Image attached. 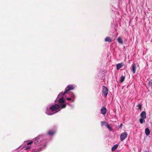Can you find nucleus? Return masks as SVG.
Masks as SVG:
<instances>
[{"label": "nucleus", "instance_id": "nucleus-1", "mask_svg": "<svg viewBox=\"0 0 152 152\" xmlns=\"http://www.w3.org/2000/svg\"><path fill=\"white\" fill-rule=\"evenodd\" d=\"M47 142V140L45 138V135L44 134L39 135L33 140L32 141L28 142L25 141L19 148L24 149L25 150H29L32 148V144H35V146H38L37 149H39L36 152L39 151L45 148Z\"/></svg>", "mask_w": 152, "mask_h": 152}, {"label": "nucleus", "instance_id": "nucleus-2", "mask_svg": "<svg viewBox=\"0 0 152 152\" xmlns=\"http://www.w3.org/2000/svg\"><path fill=\"white\" fill-rule=\"evenodd\" d=\"M63 96H60L59 97L58 96V97L56 101H58V104L59 107L62 109L65 108L66 106L65 99L63 97Z\"/></svg>", "mask_w": 152, "mask_h": 152}, {"label": "nucleus", "instance_id": "nucleus-3", "mask_svg": "<svg viewBox=\"0 0 152 152\" xmlns=\"http://www.w3.org/2000/svg\"><path fill=\"white\" fill-rule=\"evenodd\" d=\"M76 86L75 85H69L68 86L65 88V91L64 92H60L58 95V97H59L60 96H63L66 94H67L68 91L70 90H72L75 88Z\"/></svg>", "mask_w": 152, "mask_h": 152}, {"label": "nucleus", "instance_id": "nucleus-4", "mask_svg": "<svg viewBox=\"0 0 152 152\" xmlns=\"http://www.w3.org/2000/svg\"><path fill=\"white\" fill-rule=\"evenodd\" d=\"M66 99L69 101H71L72 102L75 101L76 98L75 94L72 92H68L64 95Z\"/></svg>", "mask_w": 152, "mask_h": 152}, {"label": "nucleus", "instance_id": "nucleus-5", "mask_svg": "<svg viewBox=\"0 0 152 152\" xmlns=\"http://www.w3.org/2000/svg\"><path fill=\"white\" fill-rule=\"evenodd\" d=\"M50 106L51 108H52V110L54 113V114L58 112L61 109L58 104H55L52 105H50Z\"/></svg>", "mask_w": 152, "mask_h": 152}, {"label": "nucleus", "instance_id": "nucleus-6", "mask_svg": "<svg viewBox=\"0 0 152 152\" xmlns=\"http://www.w3.org/2000/svg\"><path fill=\"white\" fill-rule=\"evenodd\" d=\"M54 112L51 108L50 105H48L45 109V113L49 115H51L54 114Z\"/></svg>", "mask_w": 152, "mask_h": 152}, {"label": "nucleus", "instance_id": "nucleus-7", "mask_svg": "<svg viewBox=\"0 0 152 152\" xmlns=\"http://www.w3.org/2000/svg\"><path fill=\"white\" fill-rule=\"evenodd\" d=\"M102 95L104 97H106L108 94V89L105 86H103L102 87Z\"/></svg>", "mask_w": 152, "mask_h": 152}, {"label": "nucleus", "instance_id": "nucleus-8", "mask_svg": "<svg viewBox=\"0 0 152 152\" xmlns=\"http://www.w3.org/2000/svg\"><path fill=\"white\" fill-rule=\"evenodd\" d=\"M127 136V133L125 132L122 133L120 135V140L121 141L124 140Z\"/></svg>", "mask_w": 152, "mask_h": 152}, {"label": "nucleus", "instance_id": "nucleus-9", "mask_svg": "<svg viewBox=\"0 0 152 152\" xmlns=\"http://www.w3.org/2000/svg\"><path fill=\"white\" fill-rule=\"evenodd\" d=\"M56 132V131L53 130H50L48 131L47 134L50 136H53Z\"/></svg>", "mask_w": 152, "mask_h": 152}, {"label": "nucleus", "instance_id": "nucleus-10", "mask_svg": "<svg viewBox=\"0 0 152 152\" xmlns=\"http://www.w3.org/2000/svg\"><path fill=\"white\" fill-rule=\"evenodd\" d=\"M136 65L135 63H133L132 66L131 70L134 74L136 72Z\"/></svg>", "mask_w": 152, "mask_h": 152}, {"label": "nucleus", "instance_id": "nucleus-11", "mask_svg": "<svg viewBox=\"0 0 152 152\" xmlns=\"http://www.w3.org/2000/svg\"><path fill=\"white\" fill-rule=\"evenodd\" d=\"M124 66V63H121L118 64L116 65V68L117 70H118Z\"/></svg>", "mask_w": 152, "mask_h": 152}, {"label": "nucleus", "instance_id": "nucleus-12", "mask_svg": "<svg viewBox=\"0 0 152 152\" xmlns=\"http://www.w3.org/2000/svg\"><path fill=\"white\" fill-rule=\"evenodd\" d=\"M101 113L103 115H105L106 113V108L104 107H103L101 110Z\"/></svg>", "mask_w": 152, "mask_h": 152}, {"label": "nucleus", "instance_id": "nucleus-13", "mask_svg": "<svg viewBox=\"0 0 152 152\" xmlns=\"http://www.w3.org/2000/svg\"><path fill=\"white\" fill-rule=\"evenodd\" d=\"M140 116L142 118H146V113L145 111L142 112L140 114Z\"/></svg>", "mask_w": 152, "mask_h": 152}, {"label": "nucleus", "instance_id": "nucleus-14", "mask_svg": "<svg viewBox=\"0 0 152 152\" xmlns=\"http://www.w3.org/2000/svg\"><path fill=\"white\" fill-rule=\"evenodd\" d=\"M104 41L106 42H111L112 41V39L109 37H106Z\"/></svg>", "mask_w": 152, "mask_h": 152}, {"label": "nucleus", "instance_id": "nucleus-15", "mask_svg": "<svg viewBox=\"0 0 152 152\" xmlns=\"http://www.w3.org/2000/svg\"><path fill=\"white\" fill-rule=\"evenodd\" d=\"M145 132L146 135L148 136L150 134V131L149 129L147 128L145 129Z\"/></svg>", "mask_w": 152, "mask_h": 152}, {"label": "nucleus", "instance_id": "nucleus-16", "mask_svg": "<svg viewBox=\"0 0 152 152\" xmlns=\"http://www.w3.org/2000/svg\"><path fill=\"white\" fill-rule=\"evenodd\" d=\"M118 145L117 144H115L113 146L112 148V151H115L118 147Z\"/></svg>", "mask_w": 152, "mask_h": 152}, {"label": "nucleus", "instance_id": "nucleus-17", "mask_svg": "<svg viewBox=\"0 0 152 152\" xmlns=\"http://www.w3.org/2000/svg\"><path fill=\"white\" fill-rule=\"evenodd\" d=\"M108 124V123L106 121H102L101 122V125L102 126L103 125H105L107 126Z\"/></svg>", "mask_w": 152, "mask_h": 152}, {"label": "nucleus", "instance_id": "nucleus-18", "mask_svg": "<svg viewBox=\"0 0 152 152\" xmlns=\"http://www.w3.org/2000/svg\"><path fill=\"white\" fill-rule=\"evenodd\" d=\"M125 78V76H122L120 77V82L122 83L123 82Z\"/></svg>", "mask_w": 152, "mask_h": 152}, {"label": "nucleus", "instance_id": "nucleus-19", "mask_svg": "<svg viewBox=\"0 0 152 152\" xmlns=\"http://www.w3.org/2000/svg\"><path fill=\"white\" fill-rule=\"evenodd\" d=\"M117 41L120 44H122L123 43L122 39L120 37H119L117 39Z\"/></svg>", "mask_w": 152, "mask_h": 152}, {"label": "nucleus", "instance_id": "nucleus-20", "mask_svg": "<svg viewBox=\"0 0 152 152\" xmlns=\"http://www.w3.org/2000/svg\"><path fill=\"white\" fill-rule=\"evenodd\" d=\"M106 127L110 131H112L113 130V128L112 127L110 126V125L108 124L107 126Z\"/></svg>", "mask_w": 152, "mask_h": 152}, {"label": "nucleus", "instance_id": "nucleus-21", "mask_svg": "<svg viewBox=\"0 0 152 152\" xmlns=\"http://www.w3.org/2000/svg\"><path fill=\"white\" fill-rule=\"evenodd\" d=\"M142 107V105L140 104H139L137 106V110H141Z\"/></svg>", "mask_w": 152, "mask_h": 152}, {"label": "nucleus", "instance_id": "nucleus-22", "mask_svg": "<svg viewBox=\"0 0 152 152\" xmlns=\"http://www.w3.org/2000/svg\"><path fill=\"white\" fill-rule=\"evenodd\" d=\"M145 118H141L140 120V123L142 124L145 122V120H144Z\"/></svg>", "mask_w": 152, "mask_h": 152}, {"label": "nucleus", "instance_id": "nucleus-23", "mask_svg": "<svg viewBox=\"0 0 152 152\" xmlns=\"http://www.w3.org/2000/svg\"><path fill=\"white\" fill-rule=\"evenodd\" d=\"M123 126V125L122 124H121L120 125V126H119V127L120 128H122V126Z\"/></svg>", "mask_w": 152, "mask_h": 152}, {"label": "nucleus", "instance_id": "nucleus-24", "mask_svg": "<svg viewBox=\"0 0 152 152\" xmlns=\"http://www.w3.org/2000/svg\"><path fill=\"white\" fill-rule=\"evenodd\" d=\"M144 152H148L147 151H144Z\"/></svg>", "mask_w": 152, "mask_h": 152}]
</instances>
